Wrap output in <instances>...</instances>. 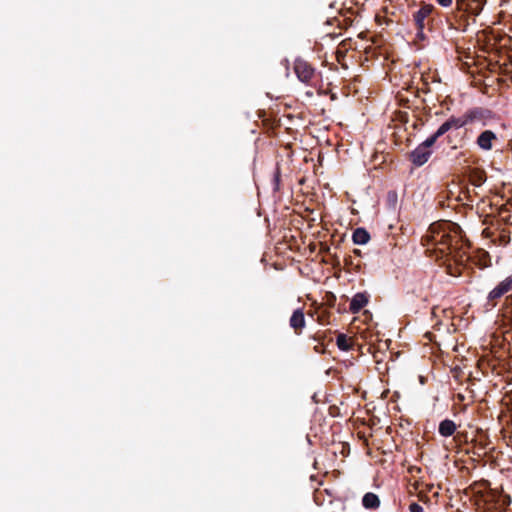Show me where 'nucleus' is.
Wrapping results in <instances>:
<instances>
[{"label": "nucleus", "mask_w": 512, "mask_h": 512, "mask_svg": "<svg viewBox=\"0 0 512 512\" xmlns=\"http://www.w3.org/2000/svg\"><path fill=\"white\" fill-rule=\"evenodd\" d=\"M426 244L432 247L439 257L451 256L455 261L462 260L465 255L464 243L458 225L451 222L433 223L425 237Z\"/></svg>", "instance_id": "obj_1"}, {"label": "nucleus", "mask_w": 512, "mask_h": 512, "mask_svg": "<svg viewBox=\"0 0 512 512\" xmlns=\"http://www.w3.org/2000/svg\"><path fill=\"white\" fill-rule=\"evenodd\" d=\"M474 491L479 494L477 504L483 505L489 511H501L511 502L510 496L490 489L486 483L477 485Z\"/></svg>", "instance_id": "obj_2"}, {"label": "nucleus", "mask_w": 512, "mask_h": 512, "mask_svg": "<svg viewBox=\"0 0 512 512\" xmlns=\"http://www.w3.org/2000/svg\"><path fill=\"white\" fill-rule=\"evenodd\" d=\"M512 291V273L500 281L488 294L489 301H496Z\"/></svg>", "instance_id": "obj_3"}, {"label": "nucleus", "mask_w": 512, "mask_h": 512, "mask_svg": "<svg viewBox=\"0 0 512 512\" xmlns=\"http://www.w3.org/2000/svg\"><path fill=\"white\" fill-rule=\"evenodd\" d=\"M432 151L425 146L419 145L412 153H411V161L416 166L424 165L430 158Z\"/></svg>", "instance_id": "obj_4"}, {"label": "nucleus", "mask_w": 512, "mask_h": 512, "mask_svg": "<svg viewBox=\"0 0 512 512\" xmlns=\"http://www.w3.org/2000/svg\"><path fill=\"white\" fill-rule=\"evenodd\" d=\"M433 10L434 6L432 4H423L414 14V20L419 30H423L425 19L433 12Z\"/></svg>", "instance_id": "obj_5"}, {"label": "nucleus", "mask_w": 512, "mask_h": 512, "mask_svg": "<svg viewBox=\"0 0 512 512\" xmlns=\"http://www.w3.org/2000/svg\"><path fill=\"white\" fill-rule=\"evenodd\" d=\"M497 139L496 134L491 130H485L477 138V145L483 150H491L493 142Z\"/></svg>", "instance_id": "obj_6"}, {"label": "nucleus", "mask_w": 512, "mask_h": 512, "mask_svg": "<svg viewBox=\"0 0 512 512\" xmlns=\"http://www.w3.org/2000/svg\"><path fill=\"white\" fill-rule=\"evenodd\" d=\"M294 71L300 81L310 83L315 77V71L312 66H293Z\"/></svg>", "instance_id": "obj_7"}, {"label": "nucleus", "mask_w": 512, "mask_h": 512, "mask_svg": "<svg viewBox=\"0 0 512 512\" xmlns=\"http://www.w3.org/2000/svg\"><path fill=\"white\" fill-rule=\"evenodd\" d=\"M368 303V297L364 293H357L353 296L350 302V311L352 313H358Z\"/></svg>", "instance_id": "obj_8"}, {"label": "nucleus", "mask_w": 512, "mask_h": 512, "mask_svg": "<svg viewBox=\"0 0 512 512\" xmlns=\"http://www.w3.org/2000/svg\"><path fill=\"white\" fill-rule=\"evenodd\" d=\"M290 326L298 333L305 327V317L302 309L293 312L290 318Z\"/></svg>", "instance_id": "obj_9"}, {"label": "nucleus", "mask_w": 512, "mask_h": 512, "mask_svg": "<svg viewBox=\"0 0 512 512\" xmlns=\"http://www.w3.org/2000/svg\"><path fill=\"white\" fill-rule=\"evenodd\" d=\"M467 123V121L465 120H462L460 118H450L448 119L446 122H444L440 127V132H442L443 134H445L446 132H448L450 129L452 128H461L463 127L465 124Z\"/></svg>", "instance_id": "obj_10"}, {"label": "nucleus", "mask_w": 512, "mask_h": 512, "mask_svg": "<svg viewBox=\"0 0 512 512\" xmlns=\"http://www.w3.org/2000/svg\"><path fill=\"white\" fill-rule=\"evenodd\" d=\"M352 239L357 245H365L370 240V234L364 228H357L353 232Z\"/></svg>", "instance_id": "obj_11"}, {"label": "nucleus", "mask_w": 512, "mask_h": 512, "mask_svg": "<svg viewBox=\"0 0 512 512\" xmlns=\"http://www.w3.org/2000/svg\"><path fill=\"white\" fill-rule=\"evenodd\" d=\"M456 431V424L449 419L443 420L439 425V433L443 437H449Z\"/></svg>", "instance_id": "obj_12"}, {"label": "nucleus", "mask_w": 512, "mask_h": 512, "mask_svg": "<svg viewBox=\"0 0 512 512\" xmlns=\"http://www.w3.org/2000/svg\"><path fill=\"white\" fill-rule=\"evenodd\" d=\"M362 504L367 509H376L380 505V500L376 494L368 492L363 496Z\"/></svg>", "instance_id": "obj_13"}, {"label": "nucleus", "mask_w": 512, "mask_h": 512, "mask_svg": "<svg viewBox=\"0 0 512 512\" xmlns=\"http://www.w3.org/2000/svg\"><path fill=\"white\" fill-rule=\"evenodd\" d=\"M336 343L339 349L343 351H348L352 347L351 338H348L345 334H340L337 336Z\"/></svg>", "instance_id": "obj_14"}, {"label": "nucleus", "mask_w": 512, "mask_h": 512, "mask_svg": "<svg viewBox=\"0 0 512 512\" xmlns=\"http://www.w3.org/2000/svg\"><path fill=\"white\" fill-rule=\"evenodd\" d=\"M442 135H444L442 132H440V129L438 128L437 131L431 135L429 138H427L422 144H420L421 146H425L426 148L430 149V147L432 145H434V143L437 141V139L439 137H441Z\"/></svg>", "instance_id": "obj_15"}, {"label": "nucleus", "mask_w": 512, "mask_h": 512, "mask_svg": "<svg viewBox=\"0 0 512 512\" xmlns=\"http://www.w3.org/2000/svg\"><path fill=\"white\" fill-rule=\"evenodd\" d=\"M410 512H423V507L418 503H411L409 506Z\"/></svg>", "instance_id": "obj_16"}, {"label": "nucleus", "mask_w": 512, "mask_h": 512, "mask_svg": "<svg viewBox=\"0 0 512 512\" xmlns=\"http://www.w3.org/2000/svg\"><path fill=\"white\" fill-rule=\"evenodd\" d=\"M439 5L443 7H449L452 4V0H436Z\"/></svg>", "instance_id": "obj_17"}, {"label": "nucleus", "mask_w": 512, "mask_h": 512, "mask_svg": "<svg viewBox=\"0 0 512 512\" xmlns=\"http://www.w3.org/2000/svg\"><path fill=\"white\" fill-rule=\"evenodd\" d=\"M509 241H510V238H509L508 236H506V235H502V236L500 237V242H501V244H503V245L508 244V243H509Z\"/></svg>", "instance_id": "obj_18"}, {"label": "nucleus", "mask_w": 512, "mask_h": 512, "mask_svg": "<svg viewBox=\"0 0 512 512\" xmlns=\"http://www.w3.org/2000/svg\"><path fill=\"white\" fill-rule=\"evenodd\" d=\"M483 179L482 176L479 175L478 178H476V181L474 182L475 185L479 186L482 183Z\"/></svg>", "instance_id": "obj_19"}]
</instances>
